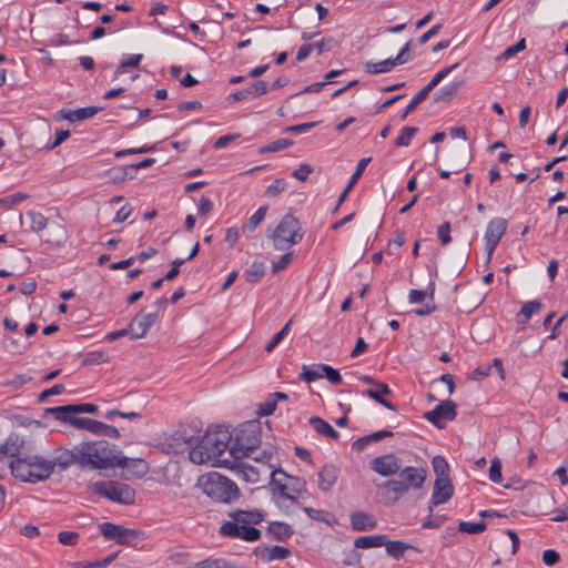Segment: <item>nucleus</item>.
Here are the masks:
<instances>
[{"mask_svg": "<svg viewBox=\"0 0 568 568\" xmlns=\"http://www.w3.org/2000/svg\"><path fill=\"white\" fill-rule=\"evenodd\" d=\"M338 473L335 465H324L318 471V488L324 493L329 491L337 481Z\"/></svg>", "mask_w": 568, "mask_h": 568, "instance_id": "19", "label": "nucleus"}, {"mask_svg": "<svg viewBox=\"0 0 568 568\" xmlns=\"http://www.w3.org/2000/svg\"><path fill=\"white\" fill-rule=\"evenodd\" d=\"M560 560L559 554L554 549H547L542 554V561L547 566H554Z\"/></svg>", "mask_w": 568, "mask_h": 568, "instance_id": "64", "label": "nucleus"}, {"mask_svg": "<svg viewBox=\"0 0 568 568\" xmlns=\"http://www.w3.org/2000/svg\"><path fill=\"white\" fill-rule=\"evenodd\" d=\"M26 199H28V194L22 193V192H17V193L10 194L8 196L1 197L0 206H2L4 209H10L13 205L22 202Z\"/></svg>", "mask_w": 568, "mask_h": 568, "instance_id": "46", "label": "nucleus"}, {"mask_svg": "<svg viewBox=\"0 0 568 568\" xmlns=\"http://www.w3.org/2000/svg\"><path fill=\"white\" fill-rule=\"evenodd\" d=\"M143 59L142 54H130L124 58H122L119 67L114 71L113 80L118 79L126 68H139L141 61Z\"/></svg>", "mask_w": 568, "mask_h": 568, "instance_id": "33", "label": "nucleus"}, {"mask_svg": "<svg viewBox=\"0 0 568 568\" xmlns=\"http://www.w3.org/2000/svg\"><path fill=\"white\" fill-rule=\"evenodd\" d=\"M267 89L266 82L262 80L255 81L245 88L248 97H261L267 92Z\"/></svg>", "mask_w": 568, "mask_h": 568, "instance_id": "51", "label": "nucleus"}, {"mask_svg": "<svg viewBox=\"0 0 568 568\" xmlns=\"http://www.w3.org/2000/svg\"><path fill=\"white\" fill-rule=\"evenodd\" d=\"M410 45H412V40L408 41L399 51V53L395 57V58H392L395 65H400V64H404L408 61L409 59V55H408V52L410 50Z\"/></svg>", "mask_w": 568, "mask_h": 568, "instance_id": "62", "label": "nucleus"}, {"mask_svg": "<svg viewBox=\"0 0 568 568\" xmlns=\"http://www.w3.org/2000/svg\"><path fill=\"white\" fill-rule=\"evenodd\" d=\"M64 392V385L63 384H55L52 387L44 389L39 395V402H44L48 397L53 395H60Z\"/></svg>", "mask_w": 568, "mask_h": 568, "instance_id": "63", "label": "nucleus"}, {"mask_svg": "<svg viewBox=\"0 0 568 568\" xmlns=\"http://www.w3.org/2000/svg\"><path fill=\"white\" fill-rule=\"evenodd\" d=\"M526 48V40L523 38L514 45H510L505 49V51L501 53V59H509L514 57L515 54L519 53L520 51L525 50Z\"/></svg>", "mask_w": 568, "mask_h": 568, "instance_id": "57", "label": "nucleus"}, {"mask_svg": "<svg viewBox=\"0 0 568 568\" xmlns=\"http://www.w3.org/2000/svg\"><path fill=\"white\" fill-rule=\"evenodd\" d=\"M199 485L207 497L219 503L231 504L240 496L236 484L215 471L202 476Z\"/></svg>", "mask_w": 568, "mask_h": 568, "instance_id": "7", "label": "nucleus"}, {"mask_svg": "<svg viewBox=\"0 0 568 568\" xmlns=\"http://www.w3.org/2000/svg\"><path fill=\"white\" fill-rule=\"evenodd\" d=\"M336 42L333 38H324L317 42L311 43L313 45V50H316L318 54L324 51H329L335 47Z\"/></svg>", "mask_w": 568, "mask_h": 568, "instance_id": "58", "label": "nucleus"}, {"mask_svg": "<svg viewBox=\"0 0 568 568\" xmlns=\"http://www.w3.org/2000/svg\"><path fill=\"white\" fill-rule=\"evenodd\" d=\"M437 236L443 245H447L452 242L450 236V223L444 222L437 229Z\"/></svg>", "mask_w": 568, "mask_h": 568, "instance_id": "55", "label": "nucleus"}, {"mask_svg": "<svg viewBox=\"0 0 568 568\" xmlns=\"http://www.w3.org/2000/svg\"><path fill=\"white\" fill-rule=\"evenodd\" d=\"M364 394L374 399L376 403L383 405L385 408L394 412L396 410V406L384 398V396L392 394V390L387 384L382 382L375 383V386L366 389Z\"/></svg>", "mask_w": 568, "mask_h": 568, "instance_id": "20", "label": "nucleus"}, {"mask_svg": "<svg viewBox=\"0 0 568 568\" xmlns=\"http://www.w3.org/2000/svg\"><path fill=\"white\" fill-rule=\"evenodd\" d=\"M258 556L262 560L271 562L288 558L291 550L283 546L264 547L260 550Z\"/></svg>", "mask_w": 568, "mask_h": 568, "instance_id": "23", "label": "nucleus"}, {"mask_svg": "<svg viewBox=\"0 0 568 568\" xmlns=\"http://www.w3.org/2000/svg\"><path fill=\"white\" fill-rule=\"evenodd\" d=\"M454 495V486L449 478H436L434 483L430 504L428 507L429 513L434 507L447 503Z\"/></svg>", "mask_w": 568, "mask_h": 568, "instance_id": "17", "label": "nucleus"}, {"mask_svg": "<svg viewBox=\"0 0 568 568\" xmlns=\"http://www.w3.org/2000/svg\"><path fill=\"white\" fill-rule=\"evenodd\" d=\"M28 217L31 221V230L33 232H41L42 230L48 229L49 224L51 223L43 214L39 212H29Z\"/></svg>", "mask_w": 568, "mask_h": 568, "instance_id": "38", "label": "nucleus"}, {"mask_svg": "<svg viewBox=\"0 0 568 568\" xmlns=\"http://www.w3.org/2000/svg\"><path fill=\"white\" fill-rule=\"evenodd\" d=\"M400 459L394 454H386L372 459L371 469L381 476L389 477L400 470Z\"/></svg>", "mask_w": 568, "mask_h": 568, "instance_id": "16", "label": "nucleus"}, {"mask_svg": "<svg viewBox=\"0 0 568 568\" xmlns=\"http://www.w3.org/2000/svg\"><path fill=\"white\" fill-rule=\"evenodd\" d=\"M303 239V232L298 220L292 214H285L275 227L272 240L278 251L288 250Z\"/></svg>", "mask_w": 568, "mask_h": 568, "instance_id": "9", "label": "nucleus"}, {"mask_svg": "<svg viewBox=\"0 0 568 568\" xmlns=\"http://www.w3.org/2000/svg\"><path fill=\"white\" fill-rule=\"evenodd\" d=\"M82 469H106L118 466H128V458L118 455L114 445L106 440L80 443Z\"/></svg>", "mask_w": 568, "mask_h": 568, "instance_id": "3", "label": "nucleus"}, {"mask_svg": "<svg viewBox=\"0 0 568 568\" xmlns=\"http://www.w3.org/2000/svg\"><path fill=\"white\" fill-rule=\"evenodd\" d=\"M12 476L26 483H39L48 479L52 474L49 459L39 455L20 453L9 465Z\"/></svg>", "mask_w": 568, "mask_h": 568, "instance_id": "5", "label": "nucleus"}, {"mask_svg": "<svg viewBox=\"0 0 568 568\" xmlns=\"http://www.w3.org/2000/svg\"><path fill=\"white\" fill-rule=\"evenodd\" d=\"M58 540L62 545L74 546L79 540V534L74 531H61L58 535Z\"/></svg>", "mask_w": 568, "mask_h": 568, "instance_id": "60", "label": "nucleus"}, {"mask_svg": "<svg viewBox=\"0 0 568 568\" xmlns=\"http://www.w3.org/2000/svg\"><path fill=\"white\" fill-rule=\"evenodd\" d=\"M489 479L493 483L499 484L503 480L501 476V463L498 458H495L490 463L489 467Z\"/></svg>", "mask_w": 568, "mask_h": 568, "instance_id": "54", "label": "nucleus"}, {"mask_svg": "<svg viewBox=\"0 0 568 568\" xmlns=\"http://www.w3.org/2000/svg\"><path fill=\"white\" fill-rule=\"evenodd\" d=\"M114 558H115V555H110L102 560L77 562L74 565V568H105L113 561Z\"/></svg>", "mask_w": 568, "mask_h": 568, "instance_id": "50", "label": "nucleus"}, {"mask_svg": "<svg viewBox=\"0 0 568 568\" xmlns=\"http://www.w3.org/2000/svg\"><path fill=\"white\" fill-rule=\"evenodd\" d=\"M196 568H236L235 566L226 562L225 560H204L200 562Z\"/></svg>", "mask_w": 568, "mask_h": 568, "instance_id": "61", "label": "nucleus"}, {"mask_svg": "<svg viewBox=\"0 0 568 568\" xmlns=\"http://www.w3.org/2000/svg\"><path fill=\"white\" fill-rule=\"evenodd\" d=\"M428 93L423 88L417 92V94L410 100L407 104L404 113L402 114V120H405L409 113H412L426 98Z\"/></svg>", "mask_w": 568, "mask_h": 568, "instance_id": "42", "label": "nucleus"}, {"mask_svg": "<svg viewBox=\"0 0 568 568\" xmlns=\"http://www.w3.org/2000/svg\"><path fill=\"white\" fill-rule=\"evenodd\" d=\"M270 476L272 496L280 508H287L288 501L294 504L307 493L306 481L303 478L291 476L281 468L273 469Z\"/></svg>", "mask_w": 568, "mask_h": 568, "instance_id": "4", "label": "nucleus"}, {"mask_svg": "<svg viewBox=\"0 0 568 568\" xmlns=\"http://www.w3.org/2000/svg\"><path fill=\"white\" fill-rule=\"evenodd\" d=\"M175 445L171 444L175 453L190 449L189 457L193 464L203 465L219 458L232 440V433L226 427L219 426L210 428L194 445V437L186 434V430H176L171 437Z\"/></svg>", "mask_w": 568, "mask_h": 568, "instance_id": "1", "label": "nucleus"}, {"mask_svg": "<svg viewBox=\"0 0 568 568\" xmlns=\"http://www.w3.org/2000/svg\"><path fill=\"white\" fill-rule=\"evenodd\" d=\"M92 490L118 504L131 505L135 500V490L131 486L119 481H95L92 485Z\"/></svg>", "mask_w": 568, "mask_h": 568, "instance_id": "10", "label": "nucleus"}, {"mask_svg": "<svg viewBox=\"0 0 568 568\" xmlns=\"http://www.w3.org/2000/svg\"><path fill=\"white\" fill-rule=\"evenodd\" d=\"M101 534L109 540H114L120 545H129L132 539L136 538L138 531L124 528L113 523H102L99 526Z\"/></svg>", "mask_w": 568, "mask_h": 568, "instance_id": "14", "label": "nucleus"}, {"mask_svg": "<svg viewBox=\"0 0 568 568\" xmlns=\"http://www.w3.org/2000/svg\"><path fill=\"white\" fill-rule=\"evenodd\" d=\"M487 525L485 521L478 523H468L460 521L458 525V530L467 534H480L486 529Z\"/></svg>", "mask_w": 568, "mask_h": 568, "instance_id": "44", "label": "nucleus"}, {"mask_svg": "<svg viewBox=\"0 0 568 568\" xmlns=\"http://www.w3.org/2000/svg\"><path fill=\"white\" fill-rule=\"evenodd\" d=\"M224 464H230V468L245 481L255 484L260 480L262 475H266L267 469L250 465L248 463L243 462L242 459H233L232 462L225 459Z\"/></svg>", "mask_w": 568, "mask_h": 568, "instance_id": "15", "label": "nucleus"}, {"mask_svg": "<svg viewBox=\"0 0 568 568\" xmlns=\"http://www.w3.org/2000/svg\"><path fill=\"white\" fill-rule=\"evenodd\" d=\"M158 312L148 313L130 323V335L138 339L146 335L148 331L156 323Z\"/></svg>", "mask_w": 568, "mask_h": 568, "instance_id": "18", "label": "nucleus"}, {"mask_svg": "<svg viewBox=\"0 0 568 568\" xmlns=\"http://www.w3.org/2000/svg\"><path fill=\"white\" fill-rule=\"evenodd\" d=\"M47 413L53 414L58 420L67 422L70 424L74 418L72 414H77L73 405L51 407L47 409Z\"/></svg>", "mask_w": 568, "mask_h": 568, "instance_id": "35", "label": "nucleus"}, {"mask_svg": "<svg viewBox=\"0 0 568 568\" xmlns=\"http://www.w3.org/2000/svg\"><path fill=\"white\" fill-rule=\"evenodd\" d=\"M394 67H396V65L392 58L379 61V62L368 61L364 64L365 71L371 74L389 72Z\"/></svg>", "mask_w": 568, "mask_h": 568, "instance_id": "32", "label": "nucleus"}, {"mask_svg": "<svg viewBox=\"0 0 568 568\" xmlns=\"http://www.w3.org/2000/svg\"><path fill=\"white\" fill-rule=\"evenodd\" d=\"M292 260H293L292 252H288V253H285L284 255H282L278 261L273 262V264H272L273 273H278V272L285 270L291 264Z\"/></svg>", "mask_w": 568, "mask_h": 568, "instance_id": "56", "label": "nucleus"}, {"mask_svg": "<svg viewBox=\"0 0 568 568\" xmlns=\"http://www.w3.org/2000/svg\"><path fill=\"white\" fill-rule=\"evenodd\" d=\"M265 274L264 262L254 261L250 267H247L243 274L245 281L251 284H255L261 281Z\"/></svg>", "mask_w": 568, "mask_h": 568, "instance_id": "28", "label": "nucleus"}, {"mask_svg": "<svg viewBox=\"0 0 568 568\" xmlns=\"http://www.w3.org/2000/svg\"><path fill=\"white\" fill-rule=\"evenodd\" d=\"M106 361V356L102 351L88 352L83 357V365L101 364Z\"/></svg>", "mask_w": 568, "mask_h": 568, "instance_id": "52", "label": "nucleus"}, {"mask_svg": "<svg viewBox=\"0 0 568 568\" xmlns=\"http://www.w3.org/2000/svg\"><path fill=\"white\" fill-rule=\"evenodd\" d=\"M462 84V81L459 82H452L444 87H442L434 95V100L436 102H449L453 100V98L456 95L459 87Z\"/></svg>", "mask_w": 568, "mask_h": 568, "instance_id": "31", "label": "nucleus"}, {"mask_svg": "<svg viewBox=\"0 0 568 568\" xmlns=\"http://www.w3.org/2000/svg\"><path fill=\"white\" fill-rule=\"evenodd\" d=\"M267 209H268L267 205L260 206L255 211V213L244 224L243 231H247V232L254 231L261 224V222L264 220Z\"/></svg>", "mask_w": 568, "mask_h": 568, "instance_id": "36", "label": "nucleus"}, {"mask_svg": "<svg viewBox=\"0 0 568 568\" xmlns=\"http://www.w3.org/2000/svg\"><path fill=\"white\" fill-rule=\"evenodd\" d=\"M267 534L272 539L284 541L294 534V529L288 524L273 521L267 527Z\"/></svg>", "mask_w": 568, "mask_h": 568, "instance_id": "24", "label": "nucleus"}, {"mask_svg": "<svg viewBox=\"0 0 568 568\" xmlns=\"http://www.w3.org/2000/svg\"><path fill=\"white\" fill-rule=\"evenodd\" d=\"M263 426L260 420H248L241 424L232 433L230 456L233 459H243L258 448L262 440Z\"/></svg>", "mask_w": 568, "mask_h": 568, "instance_id": "6", "label": "nucleus"}, {"mask_svg": "<svg viewBox=\"0 0 568 568\" xmlns=\"http://www.w3.org/2000/svg\"><path fill=\"white\" fill-rule=\"evenodd\" d=\"M20 453L19 447L13 443L7 442L6 444L0 445V460L2 459V456H10L14 459L20 455Z\"/></svg>", "mask_w": 568, "mask_h": 568, "instance_id": "59", "label": "nucleus"}, {"mask_svg": "<svg viewBox=\"0 0 568 568\" xmlns=\"http://www.w3.org/2000/svg\"><path fill=\"white\" fill-rule=\"evenodd\" d=\"M432 465L437 478H449V466L444 457L435 456L432 460Z\"/></svg>", "mask_w": 568, "mask_h": 568, "instance_id": "39", "label": "nucleus"}, {"mask_svg": "<svg viewBox=\"0 0 568 568\" xmlns=\"http://www.w3.org/2000/svg\"><path fill=\"white\" fill-rule=\"evenodd\" d=\"M229 520L220 527V534L227 538L253 542L261 539V531L255 528L264 520V515L257 509H235L229 513Z\"/></svg>", "mask_w": 568, "mask_h": 568, "instance_id": "2", "label": "nucleus"}, {"mask_svg": "<svg viewBox=\"0 0 568 568\" xmlns=\"http://www.w3.org/2000/svg\"><path fill=\"white\" fill-rule=\"evenodd\" d=\"M457 416V405L450 400H442L433 410L426 412L424 418L437 428L445 427L446 422H452Z\"/></svg>", "mask_w": 568, "mask_h": 568, "instance_id": "11", "label": "nucleus"}, {"mask_svg": "<svg viewBox=\"0 0 568 568\" xmlns=\"http://www.w3.org/2000/svg\"><path fill=\"white\" fill-rule=\"evenodd\" d=\"M102 422L87 418V417H77L71 420V425L77 428L89 430L92 434H97L100 432Z\"/></svg>", "mask_w": 568, "mask_h": 568, "instance_id": "34", "label": "nucleus"}, {"mask_svg": "<svg viewBox=\"0 0 568 568\" xmlns=\"http://www.w3.org/2000/svg\"><path fill=\"white\" fill-rule=\"evenodd\" d=\"M65 227L57 222H51L48 227L47 242L57 246L62 245L67 241Z\"/></svg>", "mask_w": 568, "mask_h": 568, "instance_id": "26", "label": "nucleus"}, {"mask_svg": "<svg viewBox=\"0 0 568 568\" xmlns=\"http://www.w3.org/2000/svg\"><path fill=\"white\" fill-rule=\"evenodd\" d=\"M276 397H272L271 395L267 397V399L258 405L257 413L261 416H270L272 415L276 409Z\"/></svg>", "mask_w": 568, "mask_h": 568, "instance_id": "53", "label": "nucleus"}, {"mask_svg": "<svg viewBox=\"0 0 568 568\" xmlns=\"http://www.w3.org/2000/svg\"><path fill=\"white\" fill-rule=\"evenodd\" d=\"M384 546L386 548L387 555L395 559L402 558L406 550L415 549L414 546H412L410 544H406V542L399 541V540L392 541V540H388L387 538H386V544H384Z\"/></svg>", "mask_w": 568, "mask_h": 568, "instance_id": "30", "label": "nucleus"}, {"mask_svg": "<svg viewBox=\"0 0 568 568\" xmlns=\"http://www.w3.org/2000/svg\"><path fill=\"white\" fill-rule=\"evenodd\" d=\"M321 371L323 372V376H325L331 384L339 385L342 383L343 378L339 372L332 366L321 364Z\"/></svg>", "mask_w": 568, "mask_h": 568, "instance_id": "45", "label": "nucleus"}, {"mask_svg": "<svg viewBox=\"0 0 568 568\" xmlns=\"http://www.w3.org/2000/svg\"><path fill=\"white\" fill-rule=\"evenodd\" d=\"M323 377V372L321 371V365H318L317 367L313 368V367H308V366H303V372L301 374V378L307 383H312L318 378Z\"/></svg>", "mask_w": 568, "mask_h": 568, "instance_id": "49", "label": "nucleus"}, {"mask_svg": "<svg viewBox=\"0 0 568 568\" xmlns=\"http://www.w3.org/2000/svg\"><path fill=\"white\" fill-rule=\"evenodd\" d=\"M541 308L542 304L537 300L525 303L517 315L518 323L527 324L532 314L539 312Z\"/></svg>", "mask_w": 568, "mask_h": 568, "instance_id": "29", "label": "nucleus"}, {"mask_svg": "<svg viewBox=\"0 0 568 568\" xmlns=\"http://www.w3.org/2000/svg\"><path fill=\"white\" fill-rule=\"evenodd\" d=\"M291 324H292V320H290L285 325L284 327L278 332L276 333L272 339L266 344L265 346V351L267 353H271L284 338L285 336L288 334L290 329H291Z\"/></svg>", "mask_w": 568, "mask_h": 568, "instance_id": "41", "label": "nucleus"}, {"mask_svg": "<svg viewBox=\"0 0 568 568\" xmlns=\"http://www.w3.org/2000/svg\"><path fill=\"white\" fill-rule=\"evenodd\" d=\"M310 424L312 425L314 430L316 433H318L320 435H323L327 438L335 439V440L339 438V433L337 430H335L331 424H328L326 420H324L321 417H317V416L311 417Z\"/></svg>", "mask_w": 568, "mask_h": 568, "instance_id": "25", "label": "nucleus"}, {"mask_svg": "<svg viewBox=\"0 0 568 568\" xmlns=\"http://www.w3.org/2000/svg\"><path fill=\"white\" fill-rule=\"evenodd\" d=\"M351 526L355 531H366L375 529L377 526L376 518L364 511H355L351 515Z\"/></svg>", "mask_w": 568, "mask_h": 568, "instance_id": "21", "label": "nucleus"}, {"mask_svg": "<svg viewBox=\"0 0 568 568\" xmlns=\"http://www.w3.org/2000/svg\"><path fill=\"white\" fill-rule=\"evenodd\" d=\"M287 187V182L284 179L274 180L266 189L265 194L270 197H275Z\"/></svg>", "mask_w": 568, "mask_h": 568, "instance_id": "47", "label": "nucleus"}, {"mask_svg": "<svg viewBox=\"0 0 568 568\" xmlns=\"http://www.w3.org/2000/svg\"><path fill=\"white\" fill-rule=\"evenodd\" d=\"M417 132V128L414 126H405L402 129L399 135L395 140V145L397 146H408L412 142V139Z\"/></svg>", "mask_w": 568, "mask_h": 568, "instance_id": "40", "label": "nucleus"}, {"mask_svg": "<svg viewBox=\"0 0 568 568\" xmlns=\"http://www.w3.org/2000/svg\"><path fill=\"white\" fill-rule=\"evenodd\" d=\"M507 226V220L504 217H495L488 222L484 235L488 262L491 260V255L495 248L497 247L500 239L505 235Z\"/></svg>", "mask_w": 568, "mask_h": 568, "instance_id": "13", "label": "nucleus"}, {"mask_svg": "<svg viewBox=\"0 0 568 568\" xmlns=\"http://www.w3.org/2000/svg\"><path fill=\"white\" fill-rule=\"evenodd\" d=\"M386 544V535L361 536L354 541V546L361 549L377 548Z\"/></svg>", "mask_w": 568, "mask_h": 568, "instance_id": "27", "label": "nucleus"}, {"mask_svg": "<svg viewBox=\"0 0 568 568\" xmlns=\"http://www.w3.org/2000/svg\"><path fill=\"white\" fill-rule=\"evenodd\" d=\"M99 112V108L97 106H87V108H80L77 110H60V115L64 120H68L70 122H77L82 121L87 119L93 118Z\"/></svg>", "mask_w": 568, "mask_h": 568, "instance_id": "22", "label": "nucleus"}, {"mask_svg": "<svg viewBox=\"0 0 568 568\" xmlns=\"http://www.w3.org/2000/svg\"><path fill=\"white\" fill-rule=\"evenodd\" d=\"M459 63H455L453 65L446 67L438 71L432 80L423 88L429 94L430 91L437 87L454 69H456Z\"/></svg>", "mask_w": 568, "mask_h": 568, "instance_id": "37", "label": "nucleus"}, {"mask_svg": "<svg viewBox=\"0 0 568 568\" xmlns=\"http://www.w3.org/2000/svg\"><path fill=\"white\" fill-rule=\"evenodd\" d=\"M427 471L423 467L407 466L399 471L398 479H390L385 483V487L392 491L397 500L409 489H419L426 480Z\"/></svg>", "mask_w": 568, "mask_h": 568, "instance_id": "8", "label": "nucleus"}, {"mask_svg": "<svg viewBox=\"0 0 568 568\" xmlns=\"http://www.w3.org/2000/svg\"><path fill=\"white\" fill-rule=\"evenodd\" d=\"M49 463L52 465V473L55 468H58L59 471H64L72 465H77L81 468L80 444L73 446L71 449L64 447L54 449Z\"/></svg>", "mask_w": 568, "mask_h": 568, "instance_id": "12", "label": "nucleus"}, {"mask_svg": "<svg viewBox=\"0 0 568 568\" xmlns=\"http://www.w3.org/2000/svg\"><path fill=\"white\" fill-rule=\"evenodd\" d=\"M292 144H293V142L291 140L278 139L276 141L268 143L267 145L261 148L260 152L261 153L277 152V151H281V150H284V149L291 146Z\"/></svg>", "mask_w": 568, "mask_h": 568, "instance_id": "48", "label": "nucleus"}, {"mask_svg": "<svg viewBox=\"0 0 568 568\" xmlns=\"http://www.w3.org/2000/svg\"><path fill=\"white\" fill-rule=\"evenodd\" d=\"M274 450L272 448L264 449L258 456L253 457V460L258 464V467L267 469V473L273 470V466L270 464L273 457Z\"/></svg>", "mask_w": 568, "mask_h": 568, "instance_id": "43", "label": "nucleus"}]
</instances>
